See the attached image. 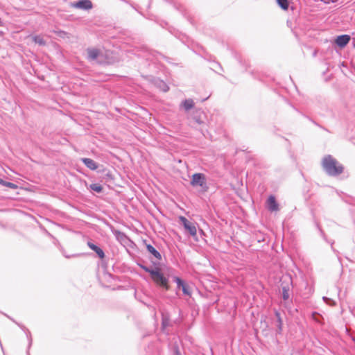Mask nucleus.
Masks as SVG:
<instances>
[{"label": "nucleus", "mask_w": 355, "mask_h": 355, "mask_svg": "<svg viewBox=\"0 0 355 355\" xmlns=\"http://www.w3.org/2000/svg\"><path fill=\"white\" fill-rule=\"evenodd\" d=\"M321 166L325 173L331 177L338 176L344 170L343 166L331 155H327L323 157L321 161Z\"/></svg>", "instance_id": "nucleus-1"}, {"label": "nucleus", "mask_w": 355, "mask_h": 355, "mask_svg": "<svg viewBox=\"0 0 355 355\" xmlns=\"http://www.w3.org/2000/svg\"><path fill=\"white\" fill-rule=\"evenodd\" d=\"M190 184L193 187H200L203 191H207L209 189L205 175L203 173H194L192 175Z\"/></svg>", "instance_id": "nucleus-2"}, {"label": "nucleus", "mask_w": 355, "mask_h": 355, "mask_svg": "<svg viewBox=\"0 0 355 355\" xmlns=\"http://www.w3.org/2000/svg\"><path fill=\"white\" fill-rule=\"evenodd\" d=\"M87 58L89 61L96 62L98 64L104 63L103 60V55L100 49L96 48H87Z\"/></svg>", "instance_id": "nucleus-3"}, {"label": "nucleus", "mask_w": 355, "mask_h": 355, "mask_svg": "<svg viewBox=\"0 0 355 355\" xmlns=\"http://www.w3.org/2000/svg\"><path fill=\"white\" fill-rule=\"evenodd\" d=\"M151 278L156 284L165 288L166 290L168 289V279L165 277L162 272H160L159 268H155Z\"/></svg>", "instance_id": "nucleus-4"}, {"label": "nucleus", "mask_w": 355, "mask_h": 355, "mask_svg": "<svg viewBox=\"0 0 355 355\" xmlns=\"http://www.w3.org/2000/svg\"><path fill=\"white\" fill-rule=\"evenodd\" d=\"M181 224L184 226V229L193 238L197 235V228L196 224L189 221L184 216H180L179 218Z\"/></svg>", "instance_id": "nucleus-5"}, {"label": "nucleus", "mask_w": 355, "mask_h": 355, "mask_svg": "<svg viewBox=\"0 0 355 355\" xmlns=\"http://www.w3.org/2000/svg\"><path fill=\"white\" fill-rule=\"evenodd\" d=\"M351 37L349 35H341L336 37L335 40L336 44L340 47H345L350 41Z\"/></svg>", "instance_id": "nucleus-6"}, {"label": "nucleus", "mask_w": 355, "mask_h": 355, "mask_svg": "<svg viewBox=\"0 0 355 355\" xmlns=\"http://www.w3.org/2000/svg\"><path fill=\"white\" fill-rule=\"evenodd\" d=\"M73 7L82 10H89L92 8V3L89 0H80L73 3Z\"/></svg>", "instance_id": "nucleus-7"}, {"label": "nucleus", "mask_w": 355, "mask_h": 355, "mask_svg": "<svg viewBox=\"0 0 355 355\" xmlns=\"http://www.w3.org/2000/svg\"><path fill=\"white\" fill-rule=\"evenodd\" d=\"M174 281L177 284L178 287L179 288H182V292L184 295L188 296L191 295V293L189 286L180 277H174Z\"/></svg>", "instance_id": "nucleus-8"}, {"label": "nucleus", "mask_w": 355, "mask_h": 355, "mask_svg": "<svg viewBox=\"0 0 355 355\" xmlns=\"http://www.w3.org/2000/svg\"><path fill=\"white\" fill-rule=\"evenodd\" d=\"M268 209L271 211L279 210V205L276 201L275 196H270L267 200Z\"/></svg>", "instance_id": "nucleus-9"}, {"label": "nucleus", "mask_w": 355, "mask_h": 355, "mask_svg": "<svg viewBox=\"0 0 355 355\" xmlns=\"http://www.w3.org/2000/svg\"><path fill=\"white\" fill-rule=\"evenodd\" d=\"M153 84L155 85V87H157L164 92H166L169 89V87L167 85V84L159 78H155L153 80Z\"/></svg>", "instance_id": "nucleus-10"}, {"label": "nucleus", "mask_w": 355, "mask_h": 355, "mask_svg": "<svg viewBox=\"0 0 355 355\" xmlns=\"http://www.w3.org/2000/svg\"><path fill=\"white\" fill-rule=\"evenodd\" d=\"M87 245L91 250L96 253L99 258L103 259L105 257V253L100 247L89 241L87 243Z\"/></svg>", "instance_id": "nucleus-11"}, {"label": "nucleus", "mask_w": 355, "mask_h": 355, "mask_svg": "<svg viewBox=\"0 0 355 355\" xmlns=\"http://www.w3.org/2000/svg\"><path fill=\"white\" fill-rule=\"evenodd\" d=\"M81 161L88 168L92 171L98 168V164L90 158H82Z\"/></svg>", "instance_id": "nucleus-12"}, {"label": "nucleus", "mask_w": 355, "mask_h": 355, "mask_svg": "<svg viewBox=\"0 0 355 355\" xmlns=\"http://www.w3.org/2000/svg\"><path fill=\"white\" fill-rule=\"evenodd\" d=\"M146 249L157 260L162 259V255L152 245L146 244Z\"/></svg>", "instance_id": "nucleus-13"}, {"label": "nucleus", "mask_w": 355, "mask_h": 355, "mask_svg": "<svg viewBox=\"0 0 355 355\" xmlns=\"http://www.w3.org/2000/svg\"><path fill=\"white\" fill-rule=\"evenodd\" d=\"M203 112L200 110H196L193 114V119L198 124H202L204 123L202 119Z\"/></svg>", "instance_id": "nucleus-14"}, {"label": "nucleus", "mask_w": 355, "mask_h": 355, "mask_svg": "<svg viewBox=\"0 0 355 355\" xmlns=\"http://www.w3.org/2000/svg\"><path fill=\"white\" fill-rule=\"evenodd\" d=\"M182 105L186 111H189L194 106V102L191 98L185 99L182 103Z\"/></svg>", "instance_id": "nucleus-15"}, {"label": "nucleus", "mask_w": 355, "mask_h": 355, "mask_svg": "<svg viewBox=\"0 0 355 355\" xmlns=\"http://www.w3.org/2000/svg\"><path fill=\"white\" fill-rule=\"evenodd\" d=\"M282 298H283V300L284 301H286L290 297V293H289L290 288H289V286L288 285L282 286Z\"/></svg>", "instance_id": "nucleus-16"}, {"label": "nucleus", "mask_w": 355, "mask_h": 355, "mask_svg": "<svg viewBox=\"0 0 355 355\" xmlns=\"http://www.w3.org/2000/svg\"><path fill=\"white\" fill-rule=\"evenodd\" d=\"M0 184L12 189H16L17 188V185L10 182H7L0 178Z\"/></svg>", "instance_id": "nucleus-17"}, {"label": "nucleus", "mask_w": 355, "mask_h": 355, "mask_svg": "<svg viewBox=\"0 0 355 355\" xmlns=\"http://www.w3.org/2000/svg\"><path fill=\"white\" fill-rule=\"evenodd\" d=\"M33 40L40 46H44L46 44V42L44 40L43 37L41 35H35L33 37Z\"/></svg>", "instance_id": "nucleus-18"}, {"label": "nucleus", "mask_w": 355, "mask_h": 355, "mask_svg": "<svg viewBox=\"0 0 355 355\" xmlns=\"http://www.w3.org/2000/svg\"><path fill=\"white\" fill-rule=\"evenodd\" d=\"M279 6L283 10H287L289 6L288 0H277Z\"/></svg>", "instance_id": "nucleus-19"}, {"label": "nucleus", "mask_w": 355, "mask_h": 355, "mask_svg": "<svg viewBox=\"0 0 355 355\" xmlns=\"http://www.w3.org/2000/svg\"><path fill=\"white\" fill-rule=\"evenodd\" d=\"M89 187L92 191H94L97 193H101L103 189L101 184L96 183L90 184Z\"/></svg>", "instance_id": "nucleus-20"}, {"label": "nucleus", "mask_w": 355, "mask_h": 355, "mask_svg": "<svg viewBox=\"0 0 355 355\" xmlns=\"http://www.w3.org/2000/svg\"><path fill=\"white\" fill-rule=\"evenodd\" d=\"M138 266L141 268H142L145 272H148L150 275V276H152V275L153 274V272L155 270V269L150 268L144 264L139 263Z\"/></svg>", "instance_id": "nucleus-21"}, {"label": "nucleus", "mask_w": 355, "mask_h": 355, "mask_svg": "<svg viewBox=\"0 0 355 355\" xmlns=\"http://www.w3.org/2000/svg\"><path fill=\"white\" fill-rule=\"evenodd\" d=\"M277 330L276 332L278 334H281L282 332L283 329V321L282 318H279L278 320H277Z\"/></svg>", "instance_id": "nucleus-22"}, {"label": "nucleus", "mask_w": 355, "mask_h": 355, "mask_svg": "<svg viewBox=\"0 0 355 355\" xmlns=\"http://www.w3.org/2000/svg\"><path fill=\"white\" fill-rule=\"evenodd\" d=\"M170 324V319L168 316L162 315V326L163 328L166 327Z\"/></svg>", "instance_id": "nucleus-23"}, {"label": "nucleus", "mask_w": 355, "mask_h": 355, "mask_svg": "<svg viewBox=\"0 0 355 355\" xmlns=\"http://www.w3.org/2000/svg\"><path fill=\"white\" fill-rule=\"evenodd\" d=\"M323 300H324L326 303H327V304H330V305H332V304H334V302L332 300H331V299H329V298H328V297H323Z\"/></svg>", "instance_id": "nucleus-24"}, {"label": "nucleus", "mask_w": 355, "mask_h": 355, "mask_svg": "<svg viewBox=\"0 0 355 355\" xmlns=\"http://www.w3.org/2000/svg\"><path fill=\"white\" fill-rule=\"evenodd\" d=\"M27 331H28L27 337H28V349H29L32 344V338H31V333L28 330H27Z\"/></svg>", "instance_id": "nucleus-25"}, {"label": "nucleus", "mask_w": 355, "mask_h": 355, "mask_svg": "<svg viewBox=\"0 0 355 355\" xmlns=\"http://www.w3.org/2000/svg\"><path fill=\"white\" fill-rule=\"evenodd\" d=\"M275 316L277 318V320H278L279 318H282L280 313L278 311H277V310L275 311Z\"/></svg>", "instance_id": "nucleus-26"}, {"label": "nucleus", "mask_w": 355, "mask_h": 355, "mask_svg": "<svg viewBox=\"0 0 355 355\" xmlns=\"http://www.w3.org/2000/svg\"><path fill=\"white\" fill-rule=\"evenodd\" d=\"M64 256L66 258H70V257H76V256H78V255H77V254H74V255H72V256H69V255L64 254Z\"/></svg>", "instance_id": "nucleus-27"}, {"label": "nucleus", "mask_w": 355, "mask_h": 355, "mask_svg": "<svg viewBox=\"0 0 355 355\" xmlns=\"http://www.w3.org/2000/svg\"><path fill=\"white\" fill-rule=\"evenodd\" d=\"M1 25H2V21H1V19H0V26H1Z\"/></svg>", "instance_id": "nucleus-28"}]
</instances>
